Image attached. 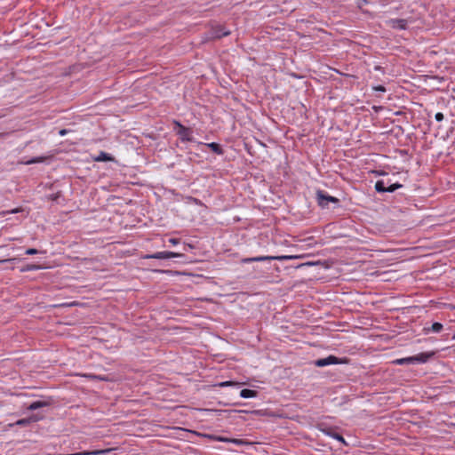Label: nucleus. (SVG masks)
Here are the masks:
<instances>
[{"label":"nucleus","mask_w":455,"mask_h":455,"mask_svg":"<svg viewBox=\"0 0 455 455\" xmlns=\"http://www.w3.org/2000/svg\"><path fill=\"white\" fill-rule=\"evenodd\" d=\"M349 359L347 357L339 358L335 355H329L325 358H319L314 362L316 367H325L331 364H343L347 363Z\"/></svg>","instance_id":"f257e3e1"},{"label":"nucleus","mask_w":455,"mask_h":455,"mask_svg":"<svg viewBox=\"0 0 455 455\" xmlns=\"http://www.w3.org/2000/svg\"><path fill=\"white\" fill-rule=\"evenodd\" d=\"M292 256H258V257H251V258H243L241 259V263L243 264H248L251 262H261V261H271V260H287L292 259Z\"/></svg>","instance_id":"f03ea898"},{"label":"nucleus","mask_w":455,"mask_h":455,"mask_svg":"<svg viewBox=\"0 0 455 455\" xmlns=\"http://www.w3.org/2000/svg\"><path fill=\"white\" fill-rule=\"evenodd\" d=\"M316 201L320 207L328 208L329 203L335 204H339V199L326 194L324 191L318 189L316 191Z\"/></svg>","instance_id":"7ed1b4c3"},{"label":"nucleus","mask_w":455,"mask_h":455,"mask_svg":"<svg viewBox=\"0 0 455 455\" xmlns=\"http://www.w3.org/2000/svg\"><path fill=\"white\" fill-rule=\"evenodd\" d=\"M172 258H181L185 259L186 255L184 252H173V251H158L153 254H147L143 259H167Z\"/></svg>","instance_id":"20e7f679"},{"label":"nucleus","mask_w":455,"mask_h":455,"mask_svg":"<svg viewBox=\"0 0 455 455\" xmlns=\"http://www.w3.org/2000/svg\"><path fill=\"white\" fill-rule=\"evenodd\" d=\"M173 124L179 128L177 134L179 135L181 141H194V138L192 137L193 132L190 128L184 126L176 120L173 121Z\"/></svg>","instance_id":"39448f33"},{"label":"nucleus","mask_w":455,"mask_h":455,"mask_svg":"<svg viewBox=\"0 0 455 455\" xmlns=\"http://www.w3.org/2000/svg\"><path fill=\"white\" fill-rule=\"evenodd\" d=\"M230 35V31L227 30L222 25L212 26L209 31V37L211 39H220L223 36Z\"/></svg>","instance_id":"423d86ee"},{"label":"nucleus","mask_w":455,"mask_h":455,"mask_svg":"<svg viewBox=\"0 0 455 455\" xmlns=\"http://www.w3.org/2000/svg\"><path fill=\"white\" fill-rule=\"evenodd\" d=\"M204 437H206L209 440L212 441H217V442H222V443H235L236 445H242L246 443V442L243 439H235V438H228L221 435H215L211 434H205L204 435Z\"/></svg>","instance_id":"0eeeda50"},{"label":"nucleus","mask_w":455,"mask_h":455,"mask_svg":"<svg viewBox=\"0 0 455 455\" xmlns=\"http://www.w3.org/2000/svg\"><path fill=\"white\" fill-rule=\"evenodd\" d=\"M409 20L406 19H390L387 21L389 28L397 30H405L408 28Z\"/></svg>","instance_id":"6e6552de"},{"label":"nucleus","mask_w":455,"mask_h":455,"mask_svg":"<svg viewBox=\"0 0 455 455\" xmlns=\"http://www.w3.org/2000/svg\"><path fill=\"white\" fill-rule=\"evenodd\" d=\"M40 419H41L40 417H38L37 415L35 414L28 418H25V419L17 420L15 423L10 424V427H12V426L27 427L33 422L38 421Z\"/></svg>","instance_id":"1a4fd4ad"},{"label":"nucleus","mask_w":455,"mask_h":455,"mask_svg":"<svg viewBox=\"0 0 455 455\" xmlns=\"http://www.w3.org/2000/svg\"><path fill=\"white\" fill-rule=\"evenodd\" d=\"M321 431L323 433H324L326 435L340 442L341 443L345 444V445H347V442L345 441L344 437L337 433L336 431H334L333 429L331 428H324V429H321Z\"/></svg>","instance_id":"9d476101"},{"label":"nucleus","mask_w":455,"mask_h":455,"mask_svg":"<svg viewBox=\"0 0 455 455\" xmlns=\"http://www.w3.org/2000/svg\"><path fill=\"white\" fill-rule=\"evenodd\" d=\"M434 353H420L416 355H413L414 364L415 363H427L432 356Z\"/></svg>","instance_id":"9b49d317"},{"label":"nucleus","mask_w":455,"mask_h":455,"mask_svg":"<svg viewBox=\"0 0 455 455\" xmlns=\"http://www.w3.org/2000/svg\"><path fill=\"white\" fill-rule=\"evenodd\" d=\"M50 405H51V403L49 401H35L28 405V410L36 411L40 408L50 406Z\"/></svg>","instance_id":"f8f14e48"},{"label":"nucleus","mask_w":455,"mask_h":455,"mask_svg":"<svg viewBox=\"0 0 455 455\" xmlns=\"http://www.w3.org/2000/svg\"><path fill=\"white\" fill-rule=\"evenodd\" d=\"M204 145L206 147H208L212 152H214L217 155H223L224 154V150H223L222 147L219 143L211 142V143H205Z\"/></svg>","instance_id":"ddd939ff"},{"label":"nucleus","mask_w":455,"mask_h":455,"mask_svg":"<svg viewBox=\"0 0 455 455\" xmlns=\"http://www.w3.org/2000/svg\"><path fill=\"white\" fill-rule=\"evenodd\" d=\"M258 395V392L253 389L244 388L240 392V396L242 398H253Z\"/></svg>","instance_id":"4468645a"},{"label":"nucleus","mask_w":455,"mask_h":455,"mask_svg":"<svg viewBox=\"0 0 455 455\" xmlns=\"http://www.w3.org/2000/svg\"><path fill=\"white\" fill-rule=\"evenodd\" d=\"M394 364L396 365H403V364H414L413 356L404 357L396 359L392 362Z\"/></svg>","instance_id":"2eb2a0df"},{"label":"nucleus","mask_w":455,"mask_h":455,"mask_svg":"<svg viewBox=\"0 0 455 455\" xmlns=\"http://www.w3.org/2000/svg\"><path fill=\"white\" fill-rule=\"evenodd\" d=\"M387 182H385V181H384V180H378V181L375 183V190H376L378 193H384V192H387Z\"/></svg>","instance_id":"dca6fc26"},{"label":"nucleus","mask_w":455,"mask_h":455,"mask_svg":"<svg viewBox=\"0 0 455 455\" xmlns=\"http://www.w3.org/2000/svg\"><path fill=\"white\" fill-rule=\"evenodd\" d=\"M387 192H389V193H393L396 189H398V188L403 187V185L398 183V182H396V183H390L389 181H387Z\"/></svg>","instance_id":"f3484780"},{"label":"nucleus","mask_w":455,"mask_h":455,"mask_svg":"<svg viewBox=\"0 0 455 455\" xmlns=\"http://www.w3.org/2000/svg\"><path fill=\"white\" fill-rule=\"evenodd\" d=\"M443 326L441 323L435 322L434 323L430 328H426L427 331H431L433 332H440L443 330Z\"/></svg>","instance_id":"a211bd4d"},{"label":"nucleus","mask_w":455,"mask_h":455,"mask_svg":"<svg viewBox=\"0 0 455 455\" xmlns=\"http://www.w3.org/2000/svg\"><path fill=\"white\" fill-rule=\"evenodd\" d=\"M40 268H41V267L37 264H27L20 269V271L21 272L34 271V270H38Z\"/></svg>","instance_id":"6ab92c4d"},{"label":"nucleus","mask_w":455,"mask_h":455,"mask_svg":"<svg viewBox=\"0 0 455 455\" xmlns=\"http://www.w3.org/2000/svg\"><path fill=\"white\" fill-rule=\"evenodd\" d=\"M113 160V157L111 155L106 153V152H100L98 157H96V161H111Z\"/></svg>","instance_id":"aec40b11"},{"label":"nucleus","mask_w":455,"mask_h":455,"mask_svg":"<svg viewBox=\"0 0 455 455\" xmlns=\"http://www.w3.org/2000/svg\"><path fill=\"white\" fill-rule=\"evenodd\" d=\"M44 161V157H34L26 162V164H32L36 163H42Z\"/></svg>","instance_id":"412c9836"},{"label":"nucleus","mask_w":455,"mask_h":455,"mask_svg":"<svg viewBox=\"0 0 455 455\" xmlns=\"http://www.w3.org/2000/svg\"><path fill=\"white\" fill-rule=\"evenodd\" d=\"M234 385H238V383H235L233 381H223V382H220L218 384V386L220 387H229V386H234Z\"/></svg>","instance_id":"4be33fe9"},{"label":"nucleus","mask_w":455,"mask_h":455,"mask_svg":"<svg viewBox=\"0 0 455 455\" xmlns=\"http://www.w3.org/2000/svg\"><path fill=\"white\" fill-rule=\"evenodd\" d=\"M372 89L375 92H386V87L383 86V85H376V86H373Z\"/></svg>","instance_id":"5701e85b"},{"label":"nucleus","mask_w":455,"mask_h":455,"mask_svg":"<svg viewBox=\"0 0 455 455\" xmlns=\"http://www.w3.org/2000/svg\"><path fill=\"white\" fill-rule=\"evenodd\" d=\"M27 255H35L38 253V251L35 248H29L25 252Z\"/></svg>","instance_id":"b1692460"},{"label":"nucleus","mask_w":455,"mask_h":455,"mask_svg":"<svg viewBox=\"0 0 455 455\" xmlns=\"http://www.w3.org/2000/svg\"><path fill=\"white\" fill-rule=\"evenodd\" d=\"M443 118H444V116H443V113H441V112L436 113V114H435V119L437 122H442V121L443 120Z\"/></svg>","instance_id":"393cba45"},{"label":"nucleus","mask_w":455,"mask_h":455,"mask_svg":"<svg viewBox=\"0 0 455 455\" xmlns=\"http://www.w3.org/2000/svg\"><path fill=\"white\" fill-rule=\"evenodd\" d=\"M60 196V192H58L56 194H52L49 196L50 200L52 201H57V199Z\"/></svg>","instance_id":"a878e982"},{"label":"nucleus","mask_w":455,"mask_h":455,"mask_svg":"<svg viewBox=\"0 0 455 455\" xmlns=\"http://www.w3.org/2000/svg\"><path fill=\"white\" fill-rule=\"evenodd\" d=\"M180 242V239H179V238H170L169 239V243L173 245L179 244Z\"/></svg>","instance_id":"bb28decb"},{"label":"nucleus","mask_w":455,"mask_h":455,"mask_svg":"<svg viewBox=\"0 0 455 455\" xmlns=\"http://www.w3.org/2000/svg\"><path fill=\"white\" fill-rule=\"evenodd\" d=\"M374 69H375V70H378V71L384 72L383 68H382L381 66H379V65H378V66H375V67H374Z\"/></svg>","instance_id":"cd10ccee"},{"label":"nucleus","mask_w":455,"mask_h":455,"mask_svg":"<svg viewBox=\"0 0 455 455\" xmlns=\"http://www.w3.org/2000/svg\"><path fill=\"white\" fill-rule=\"evenodd\" d=\"M188 248L192 249L193 247H192V245H190V244H186V245H184V247H183V251H188Z\"/></svg>","instance_id":"c85d7f7f"},{"label":"nucleus","mask_w":455,"mask_h":455,"mask_svg":"<svg viewBox=\"0 0 455 455\" xmlns=\"http://www.w3.org/2000/svg\"><path fill=\"white\" fill-rule=\"evenodd\" d=\"M59 133H60V135L63 136L67 133V130H65V129L60 130Z\"/></svg>","instance_id":"c756f323"},{"label":"nucleus","mask_w":455,"mask_h":455,"mask_svg":"<svg viewBox=\"0 0 455 455\" xmlns=\"http://www.w3.org/2000/svg\"><path fill=\"white\" fill-rule=\"evenodd\" d=\"M251 413L256 414V415H259L260 414V411H251Z\"/></svg>","instance_id":"7c9ffc66"},{"label":"nucleus","mask_w":455,"mask_h":455,"mask_svg":"<svg viewBox=\"0 0 455 455\" xmlns=\"http://www.w3.org/2000/svg\"><path fill=\"white\" fill-rule=\"evenodd\" d=\"M19 212V210H18V209H14V210H12L11 212H12V213H16V212Z\"/></svg>","instance_id":"2f4dec72"},{"label":"nucleus","mask_w":455,"mask_h":455,"mask_svg":"<svg viewBox=\"0 0 455 455\" xmlns=\"http://www.w3.org/2000/svg\"><path fill=\"white\" fill-rule=\"evenodd\" d=\"M239 412L246 413V412H247V411H239Z\"/></svg>","instance_id":"473e14b6"},{"label":"nucleus","mask_w":455,"mask_h":455,"mask_svg":"<svg viewBox=\"0 0 455 455\" xmlns=\"http://www.w3.org/2000/svg\"><path fill=\"white\" fill-rule=\"evenodd\" d=\"M452 339H455V334L452 336Z\"/></svg>","instance_id":"72a5a7b5"}]
</instances>
